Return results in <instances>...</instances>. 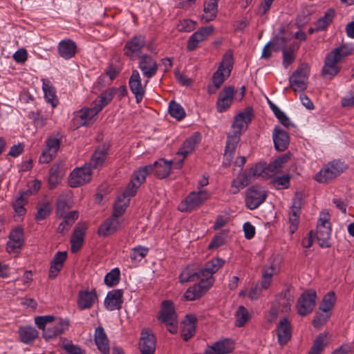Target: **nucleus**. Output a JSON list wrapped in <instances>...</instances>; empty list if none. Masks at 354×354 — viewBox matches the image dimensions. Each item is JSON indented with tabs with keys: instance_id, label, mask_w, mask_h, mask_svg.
<instances>
[{
	"instance_id": "obj_1",
	"label": "nucleus",
	"mask_w": 354,
	"mask_h": 354,
	"mask_svg": "<svg viewBox=\"0 0 354 354\" xmlns=\"http://www.w3.org/2000/svg\"><path fill=\"white\" fill-rule=\"evenodd\" d=\"M234 64L233 55L230 50L227 51L222 59L217 71L213 74V86H209L207 91L210 94L215 93L225 80L230 77Z\"/></svg>"
},
{
	"instance_id": "obj_2",
	"label": "nucleus",
	"mask_w": 354,
	"mask_h": 354,
	"mask_svg": "<svg viewBox=\"0 0 354 354\" xmlns=\"http://www.w3.org/2000/svg\"><path fill=\"white\" fill-rule=\"evenodd\" d=\"M348 165L340 160H334L326 164L315 176V179L320 183H327L343 173Z\"/></svg>"
},
{
	"instance_id": "obj_3",
	"label": "nucleus",
	"mask_w": 354,
	"mask_h": 354,
	"mask_svg": "<svg viewBox=\"0 0 354 354\" xmlns=\"http://www.w3.org/2000/svg\"><path fill=\"white\" fill-rule=\"evenodd\" d=\"M331 234V224L330 216L328 213L322 214L317 222L315 237L319 245L323 248H330Z\"/></svg>"
},
{
	"instance_id": "obj_4",
	"label": "nucleus",
	"mask_w": 354,
	"mask_h": 354,
	"mask_svg": "<svg viewBox=\"0 0 354 354\" xmlns=\"http://www.w3.org/2000/svg\"><path fill=\"white\" fill-rule=\"evenodd\" d=\"M209 196L207 190L191 192L178 205L180 212H191L202 205Z\"/></svg>"
},
{
	"instance_id": "obj_5",
	"label": "nucleus",
	"mask_w": 354,
	"mask_h": 354,
	"mask_svg": "<svg viewBox=\"0 0 354 354\" xmlns=\"http://www.w3.org/2000/svg\"><path fill=\"white\" fill-rule=\"evenodd\" d=\"M310 68L308 64H301L289 78L290 87L294 91H303L307 88Z\"/></svg>"
},
{
	"instance_id": "obj_6",
	"label": "nucleus",
	"mask_w": 354,
	"mask_h": 354,
	"mask_svg": "<svg viewBox=\"0 0 354 354\" xmlns=\"http://www.w3.org/2000/svg\"><path fill=\"white\" fill-rule=\"evenodd\" d=\"M317 295L313 289L304 292L299 297L297 303V313L301 316L310 314L314 309L316 304Z\"/></svg>"
},
{
	"instance_id": "obj_7",
	"label": "nucleus",
	"mask_w": 354,
	"mask_h": 354,
	"mask_svg": "<svg viewBox=\"0 0 354 354\" xmlns=\"http://www.w3.org/2000/svg\"><path fill=\"white\" fill-rule=\"evenodd\" d=\"M266 198L267 192L261 187L253 185L247 191L246 205L250 209H257L266 201Z\"/></svg>"
},
{
	"instance_id": "obj_8",
	"label": "nucleus",
	"mask_w": 354,
	"mask_h": 354,
	"mask_svg": "<svg viewBox=\"0 0 354 354\" xmlns=\"http://www.w3.org/2000/svg\"><path fill=\"white\" fill-rule=\"evenodd\" d=\"M146 44L145 36L143 35H134L128 40L124 47V54L131 59L134 60L138 57Z\"/></svg>"
},
{
	"instance_id": "obj_9",
	"label": "nucleus",
	"mask_w": 354,
	"mask_h": 354,
	"mask_svg": "<svg viewBox=\"0 0 354 354\" xmlns=\"http://www.w3.org/2000/svg\"><path fill=\"white\" fill-rule=\"evenodd\" d=\"M91 179V167L84 166L75 169L69 175L68 184L71 187L82 186Z\"/></svg>"
},
{
	"instance_id": "obj_10",
	"label": "nucleus",
	"mask_w": 354,
	"mask_h": 354,
	"mask_svg": "<svg viewBox=\"0 0 354 354\" xmlns=\"http://www.w3.org/2000/svg\"><path fill=\"white\" fill-rule=\"evenodd\" d=\"M339 62L335 55L330 52L328 53L324 59V66L321 71L322 77L331 80L336 76L341 71Z\"/></svg>"
},
{
	"instance_id": "obj_11",
	"label": "nucleus",
	"mask_w": 354,
	"mask_h": 354,
	"mask_svg": "<svg viewBox=\"0 0 354 354\" xmlns=\"http://www.w3.org/2000/svg\"><path fill=\"white\" fill-rule=\"evenodd\" d=\"M8 241L6 244V251L11 254H17L21 251L24 245V230L21 227H17L10 232Z\"/></svg>"
},
{
	"instance_id": "obj_12",
	"label": "nucleus",
	"mask_w": 354,
	"mask_h": 354,
	"mask_svg": "<svg viewBox=\"0 0 354 354\" xmlns=\"http://www.w3.org/2000/svg\"><path fill=\"white\" fill-rule=\"evenodd\" d=\"M68 326L69 320L68 319L55 318V320L51 323V325L48 326L46 330H44L43 337L46 339H52L62 334L64 331L68 329Z\"/></svg>"
},
{
	"instance_id": "obj_13",
	"label": "nucleus",
	"mask_w": 354,
	"mask_h": 354,
	"mask_svg": "<svg viewBox=\"0 0 354 354\" xmlns=\"http://www.w3.org/2000/svg\"><path fill=\"white\" fill-rule=\"evenodd\" d=\"M141 354H153L156 351V337L149 329H143L139 342Z\"/></svg>"
},
{
	"instance_id": "obj_14",
	"label": "nucleus",
	"mask_w": 354,
	"mask_h": 354,
	"mask_svg": "<svg viewBox=\"0 0 354 354\" xmlns=\"http://www.w3.org/2000/svg\"><path fill=\"white\" fill-rule=\"evenodd\" d=\"M225 263V261L221 258H215L207 262L204 268H201L204 281L211 286L214 283L213 274L216 272Z\"/></svg>"
},
{
	"instance_id": "obj_15",
	"label": "nucleus",
	"mask_w": 354,
	"mask_h": 354,
	"mask_svg": "<svg viewBox=\"0 0 354 354\" xmlns=\"http://www.w3.org/2000/svg\"><path fill=\"white\" fill-rule=\"evenodd\" d=\"M234 89L233 86H225L219 93L216 102L217 111L223 113L230 108L234 99Z\"/></svg>"
},
{
	"instance_id": "obj_16",
	"label": "nucleus",
	"mask_w": 354,
	"mask_h": 354,
	"mask_svg": "<svg viewBox=\"0 0 354 354\" xmlns=\"http://www.w3.org/2000/svg\"><path fill=\"white\" fill-rule=\"evenodd\" d=\"M138 66L142 75L148 79L153 77L158 71L156 62L148 55H142L140 57Z\"/></svg>"
},
{
	"instance_id": "obj_17",
	"label": "nucleus",
	"mask_w": 354,
	"mask_h": 354,
	"mask_svg": "<svg viewBox=\"0 0 354 354\" xmlns=\"http://www.w3.org/2000/svg\"><path fill=\"white\" fill-rule=\"evenodd\" d=\"M214 31V28L207 26L200 28L198 31L193 33L189 38L187 45V49L189 51L195 50L200 42L206 39Z\"/></svg>"
},
{
	"instance_id": "obj_18",
	"label": "nucleus",
	"mask_w": 354,
	"mask_h": 354,
	"mask_svg": "<svg viewBox=\"0 0 354 354\" xmlns=\"http://www.w3.org/2000/svg\"><path fill=\"white\" fill-rule=\"evenodd\" d=\"M123 291L121 289H115L109 291L104 299V306L109 310H120L122 304Z\"/></svg>"
},
{
	"instance_id": "obj_19",
	"label": "nucleus",
	"mask_w": 354,
	"mask_h": 354,
	"mask_svg": "<svg viewBox=\"0 0 354 354\" xmlns=\"http://www.w3.org/2000/svg\"><path fill=\"white\" fill-rule=\"evenodd\" d=\"M148 166H151L150 173H153L158 178L162 179L169 175L172 168V161L160 158Z\"/></svg>"
},
{
	"instance_id": "obj_20",
	"label": "nucleus",
	"mask_w": 354,
	"mask_h": 354,
	"mask_svg": "<svg viewBox=\"0 0 354 354\" xmlns=\"http://www.w3.org/2000/svg\"><path fill=\"white\" fill-rule=\"evenodd\" d=\"M272 139L276 150L279 151H285L290 143L288 133L279 126H276L272 132Z\"/></svg>"
},
{
	"instance_id": "obj_21",
	"label": "nucleus",
	"mask_w": 354,
	"mask_h": 354,
	"mask_svg": "<svg viewBox=\"0 0 354 354\" xmlns=\"http://www.w3.org/2000/svg\"><path fill=\"white\" fill-rule=\"evenodd\" d=\"M97 301V295L95 290H80L77 296V307L83 310L90 309Z\"/></svg>"
},
{
	"instance_id": "obj_22",
	"label": "nucleus",
	"mask_w": 354,
	"mask_h": 354,
	"mask_svg": "<svg viewBox=\"0 0 354 354\" xmlns=\"http://www.w3.org/2000/svg\"><path fill=\"white\" fill-rule=\"evenodd\" d=\"M129 84L131 91L135 95L136 102L140 103L144 97L145 88L142 86L141 79L138 71H133L129 80Z\"/></svg>"
},
{
	"instance_id": "obj_23",
	"label": "nucleus",
	"mask_w": 354,
	"mask_h": 354,
	"mask_svg": "<svg viewBox=\"0 0 354 354\" xmlns=\"http://www.w3.org/2000/svg\"><path fill=\"white\" fill-rule=\"evenodd\" d=\"M253 116V110L251 107H247L243 112L239 113L234 120L232 128H236L243 131L248 129Z\"/></svg>"
},
{
	"instance_id": "obj_24",
	"label": "nucleus",
	"mask_w": 354,
	"mask_h": 354,
	"mask_svg": "<svg viewBox=\"0 0 354 354\" xmlns=\"http://www.w3.org/2000/svg\"><path fill=\"white\" fill-rule=\"evenodd\" d=\"M179 279L181 283L204 280L201 268H196L194 265L185 268L180 273Z\"/></svg>"
},
{
	"instance_id": "obj_25",
	"label": "nucleus",
	"mask_w": 354,
	"mask_h": 354,
	"mask_svg": "<svg viewBox=\"0 0 354 354\" xmlns=\"http://www.w3.org/2000/svg\"><path fill=\"white\" fill-rule=\"evenodd\" d=\"M86 230V226L84 223H78L75 226L71 240V250L73 253L77 252L81 248Z\"/></svg>"
},
{
	"instance_id": "obj_26",
	"label": "nucleus",
	"mask_w": 354,
	"mask_h": 354,
	"mask_svg": "<svg viewBox=\"0 0 354 354\" xmlns=\"http://www.w3.org/2000/svg\"><path fill=\"white\" fill-rule=\"evenodd\" d=\"M210 287L211 286L206 283L204 280H201L198 283L187 290L184 294V297L187 301L197 299L203 295Z\"/></svg>"
},
{
	"instance_id": "obj_27",
	"label": "nucleus",
	"mask_w": 354,
	"mask_h": 354,
	"mask_svg": "<svg viewBox=\"0 0 354 354\" xmlns=\"http://www.w3.org/2000/svg\"><path fill=\"white\" fill-rule=\"evenodd\" d=\"M277 335L278 342L281 345L286 344L290 339L292 330L290 323L287 318L284 317L280 320L277 328Z\"/></svg>"
},
{
	"instance_id": "obj_28",
	"label": "nucleus",
	"mask_w": 354,
	"mask_h": 354,
	"mask_svg": "<svg viewBox=\"0 0 354 354\" xmlns=\"http://www.w3.org/2000/svg\"><path fill=\"white\" fill-rule=\"evenodd\" d=\"M120 227V223L118 218L111 216L100 225L97 234L100 236H108L118 231Z\"/></svg>"
},
{
	"instance_id": "obj_29",
	"label": "nucleus",
	"mask_w": 354,
	"mask_h": 354,
	"mask_svg": "<svg viewBox=\"0 0 354 354\" xmlns=\"http://www.w3.org/2000/svg\"><path fill=\"white\" fill-rule=\"evenodd\" d=\"M234 349L233 342L227 339L215 342L208 346L205 351L206 354H228Z\"/></svg>"
},
{
	"instance_id": "obj_30",
	"label": "nucleus",
	"mask_w": 354,
	"mask_h": 354,
	"mask_svg": "<svg viewBox=\"0 0 354 354\" xmlns=\"http://www.w3.org/2000/svg\"><path fill=\"white\" fill-rule=\"evenodd\" d=\"M58 53L64 59H69L75 56L77 45L71 39L62 40L57 46Z\"/></svg>"
},
{
	"instance_id": "obj_31",
	"label": "nucleus",
	"mask_w": 354,
	"mask_h": 354,
	"mask_svg": "<svg viewBox=\"0 0 354 354\" xmlns=\"http://www.w3.org/2000/svg\"><path fill=\"white\" fill-rule=\"evenodd\" d=\"M197 319L194 315H187L183 321V326L181 330V336L185 341L192 337L196 332Z\"/></svg>"
},
{
	"instance_id": "obj_32",
	"label": "nucleus",
	"mask_w": 354,
	"mask_h": 354,
	"mask_svg": "<svg viewBox=\"0 0 354 354\" xmlns=\"http://www.w3.org/2000/svg\"><path fill=\"white\" fill-rule=\"evenodd\" d=\"M109 147L106 145L100 146L94 151L88 164V167L93 169H99L103 164L108 155Z\"/></svg>"
},
{
	"instance_id": "obj_33",
	"label": "nucleus",
	"mask_w": 354,
	"mask_h": 354,
	"mask_svg": "<svg viewBox=\"0 0 354 354\" xmlns=\"http://www.w3.org/2000/svg\"><path fill=\"white\" fill-rule=\"evenodd\" d=\"M95 342L97 348L102 354H109L110 348L109 340L102 326H99L95 328Z\"/></svg>"
},
{
	"instance_id": "obj_34",
	"label": "nucleus",
	"mask_w": 354,
	"mask_h": 354,
	"mask_svg": "<svg viewBox=\"0 0 354 354\" xmlns=\"http://www.w3.org/2000/svg\"><path fill=\"white\" fill-rule=\"evenodd\" d=\"M177 319L173 302L165 300L162 302L160 315L159 319L163 323L165 322H172Z\"/></svg>"
},
{
	"instance_id": "obj_35",
	"label": "nucleus",
	"mask_w": 354,
	"mask_h": 354,
	"mask_svg": "<svg viewBox=\"0 0 354 354\" xmlns=\"http://www.w3.org/2000/svg\"><path fill=\"white\" fill-rule=\"evenodd\" d=\"M200 141L201 135L198 133H195L182 144L178 151V154L182 155L185 158L189 153L193 151Z\"/></svg>"
},
{
	"instance_id": "obj_36",
	"label": "nucleus",
	"mask_w": 354,
	"mask_h": 354,
	"mask_svg": "<svg viewBox=\"0 0 354 354\" xmlns=\"http://www.w3.org/2000/svg\"><path fill=\"white\" fill-rule=\"evenodd\" d=\"M42 88L46 102L50 103L53 107H55L58 104V100L57 98L55 88L50 81L47 79H43Z\"/></svg>"
},
{
	"instance_id": "obj_37",
	"label": "nucleus",
	"mask_w": 354,
	"mask_h": 354,
	"mask_svg": "<svg viewBox=\"0 0 354 354\" xmlns=\"http://www.w3.org/2000/svg\"><path fill=\"white\" fill-rule=\"evenodd\" d=\"M291 39V36L286 33L284 28H280L279 33L275 35L271 41L274 50H282L283 51V49H286V45Z\"/></svg>"
},
{
	"instance_id": "obj_38",
	"label": "nucleus",
	"mask_w": 354,
	"mask_h": 354,
	"mask_svg": "<svg viewBox=\"0 0 354 354\" xmlns=\"http://www.w3.org/2000/svg\"><path fill=\"white\" fill-rule=\"evenodd\" d=\"M79 213L77 211H71L62 216L63 221L57 227V232L61 234L67 232L75 221L78 218Z\"/></svg>"
},
{
	"instance_id": "obj_39",
	"label": "nucleus",
	"mask_w": 354,
	"mask_h": 354,
	"mask_svg": "<svg viewBox=\"0 0 354 354\" xmlns=\"http://www.w3.org/2000/svg\"><path fill=\"white\" fill-rule=\"evenodd\" d=\"M19 334L23 343L30 344L37 338L39 333L32 326H24L19 328Z\"/></svg>"
},
{
	"instance_id": "obj_40",
	"label": "nucleus",
	"mask_w": 354,
	"mask_h": 354,
	"mask_svg": "<svg viewBox=\"0 0 354 354\" xmlns=\"http://www.w3.org/2000/svg\"><path fill=\"white\" fill-rule=\"evenodd\" d=\"M218 0H205L204 2V14L203 15L202 19L205 21L207 22L213 20L217 14Z\"/></svg>"
},
{
	"instance_id": "obj_41",
	"label": "nucleus",
	"mask_w": 354,
	"mask_h": 354,
	"mask_svg": "<svg viewBox=\"0 0 354 354\" xmlns=\"http://www.w3.org/2000/svg\"><path fill=\"white\" fill-rule=\"evenodd\" d=\"M334 17L335 10L332 8L328 9L323 17L315 22L314 29L317 32L325 30L326 27L332 22Z\"/></svg>"
},
{
	"instance_id": "obj_42",
	"label": "nucleus",
	"mask_w": 354,
	"mask_h": 354,
	"mask_svg": "<svg viewBox=\"0 0 354 354\" xmlns=\"http://www.w3.org/2000/svg\"><path fill=\"white\" fill-rule=\"evenodd\" d=\"M28 196L27 194L24 193L22 191L19 192V196L15 199L12 203V207L15 212L19 216L24 215L26 214V209L24 206L28 203Z\"/></svg>"
},
{
	"instance_id": "obj_43",
	"label": "nucleus",
	"mask_w": 354,
	"mask_h": 354,
	"mask_svg": "<svg viewBox=\"0 0 354 354\" xmlns=\"http://www.w3.org/2000/svg\"><path fill=\"white\" fill-rule=\"evenodd\" d=\"M100 111L98 110L97 106L94 104L91 108H85L81 109L77 114V116L81 119L80 124L82 126L87 125V120H91Z\"/></svg>"
},
{
	"instance_id": "obj_44",
	"label": "nucleus",
	"mask_w": 354,
	"mask_h": 354,
	"mask_svg": "<svg viewBox=\"0 0 354 354\" xmlns=\"http://www.w3.org/2000/svg\"><path fill=\"white\" fill-rule=\"evenodd\" d=\"M289 159L290 156L288 154H283L278 157L266 167L268 172L272 174L278 173L283 167V165L287 162Z\"/></svg>"
},
{
	"instance_id": "obj_45",
	"label": "nucleus",
	"mask_w": 354,
	"mask_h": 354,
	"mask_svg": "<svg viewBox=\"0 0 354 354\" xmlns=\"http://www.w3.org/2000/svg\"><path fill=\"white\" fill-rule=\"evenodd\" d=\"M116 91V88H111L101 94L99 101H95L94 104L98 110L101 111L112 100Z\"/></svg>"
},
{
	"instance_id": "obj_46",
	"label": "nucleus",
	"mask_w": 354,
	"mask_h": 354,
	"mask_svg": "<svg viewBox=\"0 0 354 354\" xmlns=\"http://www.w3.org/2000/svg\"><path fill=\"white\" fill-rule=\"evenodd\" d=\"M59 165L54 164L49 170L48 185L50 189H54L60 182L61 175Z\"/></svg>"
},
{
	"instance_id": "obj_47",
	"label": "nucleus",
	"mask_w": 354,
	"mask_h": 354,
	"mask_svg": "<svg viewBox=\"0 0 354 354\" xmlns=\"http://www.w3.org/2000/svg\"><path fill=\"white\" fill-rule=\"evenodd\" d=\"M168 111L170 115L178 120L183 119L186 115L183 107L174 100L169 102Z\"/></svg>"
},
{
	"instance_id": "obj_48",
	"label": "nucleus",
	"mask_w": 354,
	"mask_h": 354,
	"mask_svg": "<svg viewBox=\"0 0 354 354\" xmlns=\"http://www.w3.org/2000/svg\"><path fill=\"white\" fill-rule=\"evenodd\" d=\"M331 315V312L325 310H319L315 313L313 320V325L315 328H319L325 324Z\"/></svg>"
},
{
	"instance_id": "obj_49",
	"label": "nucleus",
	"mask_w": 354,
	"mask_h": 354,
	"mask_svg": "<svg viewBox=\"0 0 354 354\" xmlns=\"http://www.w3.org/2000/svg\"><path fill=\"white\" fill-rule=\"evenodd\" d=\"M129 203V198L124 199L122 196H118L113 206V212L112 216L118 218L119 216L124 213Z\"/></svg>"
},
{
	"instance_id": "obj_50",
	"label": "nucleus",
	"mask_w": 354,
	"mask_h": 354,
	"mask_svg": "<svg viewBox=\"0 0 354 354\" xmlns=\"http://www.w3.org/2000/svg\"><path fill=\"white\" fill-rule=\"evenodd\" d=\"M150 169L151 166L148 165L139 168L133 172L131 180L141 185L145 181L147 176L151 174Z\"/></svg>"
},
{
	"instance_id": "obj_51",
	"label": "nucleus",
	"mask_w": 354,
	"mask_h": 354,
	"mask_svg": "<svg viewBox=\"0 0 354 354\" xmlns=\"http://www.w3.org/2000/svg\"><path fill=\"white\" fill-rule=\"evenodd\" d=\"M326 338V334H319L314 341L313 347L308 354H322L324 347L326 345V342H325Z\"/></svg>"
},
{
	"instance_id": "obj_52",
	"label": "nucleus",
	"mask_w": 354,
	"mask_h": 354,
	"mask_svg": "<svg viewBox=\"0 0 354 354\" xmlns=\"http://www.w3.org/2000/svg\"><path fill=\"white\" fill-rule=\"evenodd\" d=\"M149 252V248L138 245L131 249L130 258L133 262H140Z\"/></svg>"
},
{
	"instance_id": "obj_53",
	"label": "nucleus",
	"mask_w": 354,
	"mask_h": 354,
	"mask_svg": "<svg viewBox=\"0 0 354 354\" xmlns=\"http://www.w3.org/2000/svg\"><path fill=\"white\" fill-rule=\"evenodd\" d=\"M354 49L352 46L348 45H342L339 47L334 48L330 51L333 55H335L337 59L342 61L346 57L351 55Z\"/></svg>"
},
{
	"instance_id": "obj_54",
	"label": "nucleus",
	"mask_w": 354,
	"mask_h": 354,
	"mask_svg": "<svg viewBox=\"0 0 354 354\" xmlns=\"http://www.w3.org/2000/svg\"><path fill=\"white\" fill-rule=\"evenodd\" d=\"M335 302V295L334 292H328L322 299L319 308L321 310L331 312Z\"/></svg>"
},
{
	"instance_id": "obj_55",
	"label": "nucleus",
	"mask_w": 354,
	"mask_h": 354,
	"mask_svg": "<svg viewBox=\"0 0 354 354\" xmlns=\"http://www.w3.org/2000/svg\"><path fill=\"white\" fill-rule=\"evenodd\" d=\"M120 272L118 268H114L108 272L104 277V283L109 286L117 285L120 281Z\"/></svg>"
},
{
	"instance_id": "obj_56",
	"label": "nucleus",
	"mask_w": 354,
	"mask_h": 354,
	"mask_svg": "<svg viewBox=\"0 0 354 354\" xmlns=\"http://www.w3.org/2000/svg\"><path fill=\"white\" fill-rule=\"evenodd\" d=\"M236 326L239 327L243 326L249 319V314L247 309L240 306L236 312Z\"/></svg>"
},
{
	"instance_id": "obj_57",
	"label": "nucleus",
	"mask_w": 354,
	"mask_h": 354,
	"mask_svg": "<svg viewBox=\"0 0 354 354\" xmlns=\"http://www.w3.org/2000/svg\"><path fill=\"white\" fill-rule=\"evenodd\" d=\"M271 184L277 189H287L290 186V176L289 175H283L281 176H277L272 179Z\"/></svg>"
},
{
	"instance_id": "obj_58",
	"label": "nucleus",
	"mask_w": 354,
	"mask_h": 354,
	"mask_svg": "<svg viewBox=\"0 0 354 354\" xmlns=\"http://www.w3.org/2000/svg\"><path fill=\"white\" fill-rule=\"evenodd\" d=\"M243 132V131L239 129L231 127V131L227 135L226 144L237 147V145L240 141V137Z\"/></svg>"
},
{
	"instance_id": "obj_59",
	"label": "nucleus",
	"mask_w": 354,
	"mask_h": 354,
	"mask_svg": "<svg viewBox=\"0 0 354 354\" xmlns=\"http://www.w3.org/2000/svg\"><path fill=\"white\" fill-rule=\"evenodd\" d=\"M54 320L55 317L53 315L37 316L35 318V323L44 333V330L47 328L46 325L51 324Z\"/></svg>"
},
{
	"instance_id": "obj_60",
	"label": "nucleus",
	"mask_w": 354,
	"mask_h": 354,
	"mask_svg": "<svg viewBox=\"0 0 354 354\" xmlns=\"http://www.w3.org/2000/svg\"><path fill=\"white\" fill-rule=\"evenodd\" d=\"M253 180L254 178L249 170L248 172L245 171L239 174L237 178L233 180V185L239 184V185H243L246 187L250 184Z\"/></svg>"
},
{
	"instance_id": "obj_61",
	"label": "nucleus",
	"mask_w": 354,
	"mask_h": 354,
	"mask_svg": "<svg viewBox=\"0 0 354 354\" xmlns=\"http://www.w3.org/2000/svg\"><path fill=\"white\" fill-rule=\"evenodd\" d=\"M236 148V147L235 146L226 144L223 161V165L224 167H228L230 165L234 156Z\"/></svg>"
},
{
	"instance_id": "obj_62",
	"label": "nucleus",
	"mask_w": 354,
	"mask_h": 354,
	"mask_svg": "<svg viewBox=\"0 0 354 354\" xmlns=\"http://www.w3.org/2000/svg\"><path fill=\"white\" fill-rule=\"evenodd\" d=\"M250 171L254 179L260 176L264 177L265 176L268 175L266 167L265 165L261 163L256 164L254 166L252 167L250 169Z\"/></svg>"
},
{
	"instance_id": "obj_63",
	"label": "nucleus",
	"mask_w": 354,
	"mask_h": 354,
	"mask_svg": "<svg viewBox=\"0 0 354 354\" xmlns=\"http://www.w3.org/2000/svg\"><path fill=\"white\" fill-rule=\"evenodd\" d=\"M196 26V22L191 19H183L179 21L177 28L180 32H191Z\"/></svg>"
},
{
	"instance_id": "obj_64",
	"label": "nucleus",
	"mask_w": 354,
	"mask_h": 354,
	"mask_svg": "<svg viewBox=\"0 0 354 354\" xmlns=\"http://www.w3.org/2000/svg\"><path fill=\"white\" fill-rule=\"evenodd\" d=\"M140 187V185H139V183H136V182L131 180L127 189H125L122 196V198L124 199L129 198L130 200V198L136 194L138 189Z\"/></svg>"
}]
</instances>
